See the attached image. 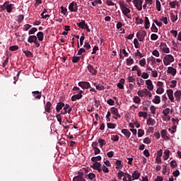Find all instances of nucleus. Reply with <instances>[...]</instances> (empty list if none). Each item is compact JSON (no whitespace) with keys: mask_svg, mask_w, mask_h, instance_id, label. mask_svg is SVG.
Returning <instances> with one entry per match:
<instances>
[{"mask_svg":"<svg viewBox=\"0 0 181 181\" xmlns=\"http://www.w3.org/2000/svg\"><path fill=\"white\" fill-rule=\"evenodd\" d=\"M175 62V57L172 54H167L163 58V63L165 66H169L170 63Z\"/></svg>","mask_w":181,"mask_h":181,"instance_id":"nucleus-1","label":"nucleus"},{"mask_svg":"<svg viewBox=\"0 0 181 181\" xmlns=\"http://www.w3.org/2000/svg\"><path fill=\"white\" fill-rule=\"evenodd\" d=\"M28 43H35L36 47H40V43L37 40L36 35H30L28 38Z\"/></svg>","mask_w":181,"mask_h":181,"instance_id":"nucleus-2","label":"nucleus"},{"mask_svg":"<svg viewBox=\"0 0 181 181\" xmlns=\"http://www.w3.org/2000/svg\"><path fill=\"white\" fill-rule=\"evenodd\" d=\"M12 6H13V4H9V1H6L4 4V5L1 6V9H6V11L8 13H11L12 12Z\"/></svg>","mask_w":181,"mask_h":181,"instance_id":"nucleus-3","label":"nucleus"},{"mask_svg":"<svg viewBox=\"0 0 181 181\" xmlns=\"http://www.w3.org/2000/svg\"><path fill=\"white\" fill-rule=\"evenodd\" d=\"M145 36H146V31L142 30L136 33V37L139 39V42H144L145 40Z\"/></svg>","mask_w":181,"mask_h":181,"instance_id":"nucleus-4","label":"nucleus"},{"mask_svg":"<svg viewBox=\"0 0 181 181\" xmlns=\"http://www.w3.org/2000/svg\"><path fill=\"white\" fill-rule=\"evenodd\" d=\"M110 111L112 114H113V118L115 119H118V118H121V115H119V112L118 111V109L116 107H111Z\"/></svg>","mask_w":181,"mask_h":181,"instance_id":"nucleus-5","label":"nucleus"},{"mask_svg":"<svg viewBox=\"0 0 181 181\" xmlns=\"http://www.w3.org/2000/svg\"><path fill=\"white\" fill-rule=\"evenodd\" d=\"M78 86L83 90H88V88H91V85H90V83L87 81H81L78 83Z\"/></svg>","mask_w":181,"mask_h":181,"instance_id":"nucleus-6","label":"nucleus"},{"mask_svg":"<svg viewBox=\"0 0 181 181\" xmlns=\"http://www.w3.org/2000/svg\"><path fill=\"white\" fill-rule=\"evenodd\" d=\"M120 8H121V11H122L123 15H124V16H127V15H128V13H131V9H129V8H128V7L125 6V4H121Z\"/></svg>","mask_w":181,"mask_h":181,"instance_id":"nucleus-7","label":"nucleus"},{"mask_svg":"<svg viewBox=\"0 0 181 181\" xmlns=\"http://www.w3.org/2000/svg\"><path fill=\"white\" fill-rule=\"evenodd\" d=\"M73 181H86L84 173L78 172V175L74 177Z\"/></svg>","mask_w":181,"mask_h":181,"instance_id":"nucleus-8","label":"nucleus"},{"mask_svg":"<svg viewBox=\"0 0 181 181\" xmlns=\"http://www.w3.org/2000/svg\"><path fill=\"white\" fill-rule=\"evenodd\" d=\"M132 2L136 9H138L139 11H142V0H133Z\"/></svg>","mask_w":181,"mask_h":181,"instance_id":"nucleus-9","label":"nucleus"},{"mask_svg":"<svg viewBox=\"0 0 181 181\" xmlns=\"http://www.w3.org/2000/svg\"><path fill=\"white\" fill-rule=\"evenodd\" d=\"M166 93L171 103H175V97H173V90L168 89L166 90Z\"/></svg>","mask_w":181,"mask_h":181,"instance_id":"nucleus-10","label":"nucleus"},{"mask_svg":"<svg viewBox=\"0 0 181 181\" xmlns=\"http://www.w3.org/2000/svg\"><path fill=\"white\" fill-rule=\"evenodd\" d=\"M69 9L71 12H77L78 10L77 4L74 3V1H72L69 6Z\"/></svg>","mask_w":181,"mask_h":181,"instance_id":"nucleus-11","label":"nucleus"},{"mask_svg":"<svg viewBox=\"0 0 181 181\" xmlns=\"http://www.w3.org/2000/svg\"><path fill=\"white\" fill-rule=\"evenodd\" d=\"M160 49L164 53H169V47H168V45L165 42H161L160 45Z\"/></svg>","mask_w":181,"mask_h":181,"instance_id":"nucleus-12","label":"nucleus"},{"mask_svg":"<svg viewBox=\"0 0 181 181\" xmlns=\"http://www.w3.org/2000/svg\"><path fill=\"white\" fill-rule=\"evenodd\" d=\"M87 69H88V71L90 73V74H93V76H96L98 71L95 69H94V66H93V65L88 64L87 66Z\"/></svg>","mask_w":181,"mask_h":181,"instance_id":"nucleus-13","label":"nucleus"},{"mask_svg":"<svg viewBox=\"0 0 181 181\" xmlns=\"http://www.w3.org/2000/svg\"><path fill=\"white\" fill-rule=\"evenodd\" d=\"M64 108V112H62L61 114H62L63 115H65V114H66L68 112V114H70V112H71V107H70V105L69 104H66L64 105V106L63 107Z\"/></svg>","mask_w":181,"mask_h":181,"instance_id":"nucleus-14","label":"nucleus"},{"mask_svg":"<svg viewBox=\"0 0 181 181\" xmlns=\"http://www.w3.org/2000/svg\"><path fill=\"white\" fill-rule=\"evenodd\" d=\"M32 95L35 100H40L42 98V92L39 90L33 91Z\"/></svg>","mask_w":181,"mask_h":181,"instance_id":"nucleus-15","label":"nucleus"},{"mask_svg":"<svg viewBox=\"0 0 181 181\" xmlns=\"http://www.w3.org/2000/svg\"><path fill=\"white\" fill-rule=\"evenodd\" d=\"M146 84L147 86L148 90L152 91L153 90V83H152V81L151 79H148L146 81Z\"/></svg>","mask_w":181,"mask_h":181,"instance_id":"nucleus-16","label":"nucleus"},{"mask_svg":"<svg viewBox=\"0 0 181 181\" xmlns=\"http://www.w3.org/2000/svg\"><path fill=\"white\" fill-rule=\"evenodd\" d=\"M167 73L168 74H171L172 76H176V73H177L176 69L172 66H170L168 68Z\"/></svg>","mask_w":181,"mask_h":181,"instance_id":"nucleus-17","label":"nucleus"},{"mask_svg":"<svg viewBox=\"0 0 181 181\" xmlns=\"http://www.w3.org/2000/svg\"><path fill=\"white\" fill-rule=\"evenodd\" d=\"M132 177L133 178V180H138V179H139V177H141V173H139V172H138V170H135L134 171Z\"/></svg>","mask_w":181,"mask_h":181,"instance_id":"nucleus-18","label":"nucleus"},{"mask_svg":"<svg viewBox=\"0 0 181 181\" xmlns=\"http://www.w3.org/2000/svg\"><path fill=\"white\" fill-rule=\"evenodd\" d=\"M51 108H52V103L48 101L45 106V110L46 112H49V113L52 112Z\"/></svg>","mask_w":181,"mask_h":181,"instance_id":"nucleus-19","label":"nucleus"},{"mask_svg":"<svg viewBox=\"0 0 181 181\" xmlns=\"http://www.w3.org/2000/svg\"><path fill=\"white\" fill-rule=\"evenodd\" d=\"M174 97H175V100L179 103L181 100V90H177L174 93Z\"/></svg>","mask_w":181,"mask_h":181,"instance_id":"nucleus-20","label":"nucleus"},{"mask_svg":"<svg viewBox=\"0 0 181 181\" xmlns=\"http://www.w3.org/2000/svg\"><path fill=\"white\" fill-rule=\"evenodd\" d=\"M64 107V103L63 102H59L56 106L57 112H60V110H62Z\"/></svg>","mask_w":181,"mask_h":181,"instance_id":"nucleus-21","label":"nucleus"},{"mask_svg":"<svg viewBox=\"0 0 181 181\" xmlns=\"http://www.w3.org/2000/svg\"><path fill=\"white\" fill-rule=\"evenodd\" d=\"M115 165H116V169H122V168H124V165L122 164V161H121V160H117Z\"/></svg>","mask_w":181,"mask_h":181,"instance_id":"nucleus-22","label":"nucleus"},{"mask_svg":"<svg viewBox=\"0 0 181 181\" xmlns=\"http://www.w3.org/2000/svg\"><path fill=\"white\" fill-rule=\"evenodd\" d=\"M161 134V136L163 139H165V141H168V139H170V138L169 136H168V134L166 132V130L163 129L160 132Z\"/></svg>","mask_w":181,"mask_h":181,"instance_id":"nucleus-23","label":"nucleus"},{"mask_svg":"<svg viewBox=\"0 0 181 181\" xmlns=\"http://www.w3.org/2000/svg\"><path fill=\"white\" fill-rule=\"evenodd\" d=\"M83 98V95H79L78 93L76 95H74L71 96V101H77V100H81Z\"/></svg>","mask_w":181,"mask_h":181,"instance_id":"nucleus-24","label":"nucleus"},{"mask_svg":"<svg viewBox=\"0 0 181 181\" xmlns=\"http://www.w3.org/2000/svg\"><path fill=\"white\" fill-rule=\"evenodd\" d=\"M150 26H151V22H149V18L148 17H145L144 18L145 29H149Z\"/></svg>","mask_w":181,"mask_h":181,"instance_id":"nucleus-25","label":"nucleus"},{"mask_svg":"<svg viewBox=\"0 0 181 181\" xmlns=\"http://www.w3.org/2000/svg\"><path fill=\"white\" fill-rule=\"evenodd\" d=\"M122 134H124V136H126V138H129V136H131V132H129L127 129H122Z\"/></svg>","mask_w":181,"mask_h":181,"instance_id":"nucleus-26","label":"nucleus"},{"mask_svg":"<svg viewBox=\"0 0 181 181\" xmlns=\"http://www.w3.org/2000/svg\"><path fill=\"white\" fill-rule=\"evenodd\" d=\"M45 37V35L43 34V32L40 31L37 34V39L40 40V42H42L43 39Z\"/></svg>","mask_w":181,"mask_h":181,"instance_id":"nucleus-27","label":"nucleus"},{"mask_svg":"<svg viewBox=\"0 0 181 181\" xmlns=\"http://www.w3.org/2000/svg\"><path fill=\"white\" fill-rule=\"evenodd\" d=\"M152 101L154 104H160V96L155 95Z\"/></svg>","mask_w":181,"mask_h":181,"instance_id":"nucleus-28","label":"nucleus"},{"mask_svg":"<svg viewBox=\"0 0 181 181\" xmlns=\"http://www.w3.org/2000/svg\"><path fill=\"white\" fill-rule=\"evenodd\" d=\"M90 168L96 170L98 168H101V163L99 162H95L92 165H90Z\"/></svg>","mask_w":181,"mask_h":181,"instance_id":"nucleus-29","label":"nucleus"},{"mask_svg":"<svg viewBox=\"0 0 181 181\" xmlns=\"http://www.w3.org/2000/svg\"><path fill=\"white\" fill-rule=\"evenodd\" d=\"M170 154V151L166 149L164 151L163 159L164 160H168L169 159V155Z\"/></svg>","mask_w":181,"mask_h":181,"instance_id":"nucleus-30","label":"nucleus"},{"mask_svg":"<svg viewBox=\"0 0 181 181\" xmlns=\"http://www.w3.org/2000/svg\"><path fill=\"white\" fill-rule=\"evenodd\" d=\"M155 124H156V122L155 121V119H152L151 117H149L147 119V125H151L152 127H153Z\"/></svg>","mask_w":181,"mask_h":181,"instance_id":"nucleus-31","label":"nucleus"},{"mask_svg":"<svg viewBox=\"0 0 181 181\" xmlns=\"http://www.w3.org/2000/svg\"><path fill=\"white\" fill-rule=\"evenodd\" d=\"M169 5L172 9H175L176 8L177 5H179V2L177 1H170Z\"/></svg>","mask_w":181,"mask_h":181,"instance_id":"nucleus-32","label":"nucleus"},{"mask_svg":"<svg viewBox=\"0 0 181 181\" xmlns=\"http://www.w3.org/2000/svg\"><path fill=\"white\" fill-rule=\"evenodd\" d=\"M98 144H100V148H103L104 145H107V141H105L103 139L100 138L98 140Z\"/></svg>","mask_w":181,"mask_h":181,"instance_id":"nucleus-33","label":"nucleus"},{"mask_svg":"<svg viewBox=\"0 0 181 181\" xmlns=\"http://www.w3.org/2000/svg\"><path fill=\"white\" fill-rule=\"evenodd\" d=\"M139 117H143L144 118V119H146V118H148V113L146 112H139Z\"/></svg>","mask_w":181,"mask_h":181,"instance_id":"nucleus-34","label":"nucleus"},{"mask_svg":"<svg viewBox=\"0 0 181 181\" xmlns=\"http://www.w3.org/2000/svg\"><path fill=\"white\" fill-rule=\"evenodd\" d=\"M77 26L78 28H81V29H84V25H86V21L81 20V22L76 23Z\"/></svg>","mask_w":181,"mask_h":181,"instance_id":"nucleus-35","label":"nucleus"},{"mask_svg":"<svg viewBox=\"0 0 181 181\" xmlns=\"http://www.w3.org/2000/svg\"><path fill=\"white\" fill-rule=\"evenodd\" d=\"M87 177L89 180H94V179H95V174L90 173L87 175Z\"/></svg>","mask_w":181,"mask_h":181,"instance_id":"nucleus-36","label":"nucleus"},{"mask_svg":"<svg viewBox=\"0 0 181 181\" xmlns=\"http://www.w3.org/2000/svg\"><path fill=\"white\" fill-rule=\"evenodd\" d=\"M125 176V173L122 172V170H119L117 173V177L119 180H121L122 179V177Z\"/></svg>","mask_w":181,"mask_h":181,"instance_id":"nucleus-37","label":"nucleus"},{"mask_svg":"<svg viewBox=\"0 0 181 181\" xmlns=\"http://www.w3.org/2000/svg\"><path fill=\"white\" fill-rule=\"evenodd\" d=\"M156 7L157 11L158 12H160L161 4H160V1H159V0H156Z\"/></svg>","mask_w":181,"mask_h":181,"instance_id":"nucleus-38","label":"nucleus"},{"mask_svg":"<svg viewBox=\"0 0 181 181\" xmlns=\"http://www.w3.org/2000/svg\"><path fill=\"white\" fill-rule=\"evenodd\" d=\"M139 63L140 66H141V67H145V66L146 64V59H145V58H143L139 60Z\"/></svg>","mask_w":181,"mask_h":181,"instance_id":"nucleus-39","label":"nucleus"},{"mask_svg":"<svg viewBox=\"0 0 181 181\" xmlns=\"http://www.w3.org/2000/svg\"><path fill=\"white\" fill-rule=\"evenodd\" d=\"M107 127L109 129H115L117 125L114 123H107Z\"/></svg>","mask_w":181,"mask_h":181,"instance_id":"nucleus-40","label":"nucleus"},{"mask_svg":"<svg viewBox=\"0 0 181 181\" xmlns=\"http://www.w3.org/2000/svg\"><path fill=\"white\" fill-rule=\"evenodd\" d=\"M170 112V108L167 107L166 109L163 110V114L165 115V117H168Z\"/></svg>","mask_w":181,"mask_h":181,"instance_id":"nucleus-41","label":"nucleus"},{"mask_svg":"<svg viewBox=\"0 0 181 181\" xmlns=\"http://www.w3.org/2000/svg\"><path fill=\"white\" fill-rule=\"evenodd\" d=\"M96 90L98 91H103V90H105V87L101 84L97 85L95 86Z\"/></svg>","mask_w":181,"mask_h":181,"instance_id":"nucleus-42","label":"nucleus"},{"mask_svg":"<svg viewBox=\"0 0 181 181\" xmlns=\"http://www.w3.org/2000/svg\"><path fill=\"white\" fill-rule=\"evenodd\" d=\"M127 66H132V64H134V59L129 58L126 60Z\"/></svg>","mask_w":181,"mask_h":181,"instance_id":"nucleus-43","label":"nucleus"},{"mask_svg":"<svg viewBox=\"0 0 181 181\" xmlns=\"http://www.w3.org/2000/svg\"><path fill=\"white\" fill-rule=\"evenodd\" d=\"M111 140L113 142H117V141H119V136L118 135H112L111 136Z\"/></svg>","mask_w":181,"mask_h":181,"instance_id":"nucleus-44","label":"nucleus"},{"mask_svg":"<svg viewBox=\"0 0 181 181\" xmlns=\"http://www.w3.org/2000/svg\"><path fill=\"white\" fill-rule=\"evenodd\" d=\"M101 159H102L101 156H98L96 157L91 158L92 162H98V160H101Z\"/></svg>","mask_w":181,"mask_h":181,"instance_id":"nucleus-45","label":"nucleus"},{"mask_svg":"<svg viewBox=\"0 0 181 181\" xmlns=\"http://www.w3.org/2000/svg\"><path fill=\"white\" fill-rule=\"evenodd\" d=\"M133 101L135 103V104H139L141 103V98L138 96H134L133 98Z\"/></svg>","mask_w":181,"mask_h":181,"instance_id":"nucleus-46","label":"nucleus"},{"mask_svg":"<svg viewBox=\"0 0 181 181\" xmlns=\"http://www.w3.org/2000/svg\"><path fill=\"white\" fill-rule=\"evenodd\" d=\"M83 47L85 49V50H90V49H91V45H90V43L88 42H86Z\"/></svg>","mask_w":181,"mask_h":181,"instance_id":"nucleus-47","label":"nucleus"},{"mask_svg":"<svg viewBox=\"0 0 181 181\" xmlns=\"http://www.w3.org/2000/svg\"><path fill=\"white\" fill-rule=\"evenodd\" d=\"M8 49L11 52H15L19 49V47L18 45H13L9 47Z\"/></svg>","mask_w":181,"mask_h":181,"instance_id":"nucleus-48","label":"nucleus"},{"mask_svg":"<svg viewBox=\"0 0 181 181\" xmlns=\"http://www.w3.org/2000/svg\"><path fill=\"white\" fill-rule=\"evenodd\" d=\"M151 30V32H154V33H158V27H156L155 23L152 24Z\"/></svg>","mask_w":181,"mask_h":181,"instance_id":"nucleus-49","label":"nucleus"},{"mask_svg":"<svg viewBox=\"0 0 181 181\" xmlns=\"http://www.w3.org/2000/svg\"><path fill=\"white\" fill-rule=\"evenodd\" d=\"M134 45L136 49H139L140 46H139V42L138 41V39L135 38L134 40Z\"/></svg>","mask_w":181,"mask_h":181,"instance_id":"nucleus-50","label":"nucleus"},{"mask_svg":"<svg viewBox=\"0 0 181 181\" xmlns=\"http://www.w3.org/2000/svg\"><path fill=\"white\" fill-rule=\"evenodd\" d=\"M81 59V57H73L72 63H78V62H80Z\"/></svg>","mask_w":181,"mask_h":181,"instance_id":"nucleus-51","label":"nucleus"},{"mask_svg":"<svg viewBox=\"0 0 181 181\" xmlns=\"http://www.w3.org/2000/svg\"><path fill=\"white\" fill-rule=\"evenodd\" d=\"M145 135V132L143 129H139L138 130V136L139 138H141V136H144Z\"/></svg>","mask_w":181,"mask_h":181,"instance_id":"nucleus-52","label":"nucleus"},{"mask_svg":"<svg viewBox=\"0 0 181 181\" xmlns=\"http://www.w3.org/2000/svg\"><path fill=\"white\" fill-rule=\"evenodd\" d=\"M37 30V28H33L28 31V35H35L36 33V31Z\"/></svg>","mask_w":181,"mask_h":181,"instance_id":"nucleus-53","label":"nucleus"},{"mask_svg":"<svg viewBox=\"0 0 181 181\" xmlns=\"http://www.w3.org/2000/svg\"><path fill=\"white\" fill-rule=\"evenodd\" d=\"M152 54H153V56H155L156 57H159V56H160V54L159 53V51H158V49H154L152 52Z\"/></svg>","mask_w":181,"mask_h":181,"instance_id":"nucleus-54","label":"nucleus"},{"mask_svg":"<svg viewBox=\"0 0 181 181\" xmlns=\"http://www.w3.org/2000/svg\"><path fill=\"white\" fill-rule=\"evenodd\" d=\"M136 25H142L144 23V20L139 18V17L136 18Z\"/></svg>","mask_w":181,"mask_h":181,"instance_id":"nucleus-55","label":"nucleus"},{"mask_svg":"<svg viewBox=\"0 0 181 181\" xmlns=\"http://www.w3.org/2000/svg\"><path fill=\"white\" fill-rule=\"evenodd\" d=\"M171 16H170V19H171V21H172V22H176V21H177V15H176V16H175V14H173V13H171L170 14Z\"/></svg>","mask_w":181,"mask_h":181,"instance_id":"nucleus-56","label":"nucleus"},{"mask_svg":"<svg viewBox=\"0 0 181 181\" xmlns=\"http://www.w3.org/2000/svg\"><path fill=\"white\" fill-rule=\"evenodd\" d=\"M176 84H177V81H171V85H170V88H175V87H176Z\"/></svg>","mask_w":181,"mask_h":181,"instance_id":"nucleus-57","label":"nucleus"},{"mask_svg":"<svg viewBox=\"0 0 181 181\" xmlns=\"http://www.w3.org/2000/svg\"><path fill=\"white\" fill-rule=\"evenodd\" d=\"M30 28H32V25L30 24H25L24 26H23V30L25 32L28 31V30L30 29Z\"/></svg>","mask_w":181,"mask_h":181,"instance_id":"nucleus-58","label":"nucleus"},{"mask_svg":"<svg viewBox=\"0 0 181 181\" xmlns=\"http://www.w3.org/2000/svg\"><path fill=\"white\" fill-rule=\"evenodd\" d=\"M143 142L144 144H147L148 145H149V144H151L152 141H151V139H149V137H146L145 139H144Z\"/></svg>","mask_w":181,"mask_h":181,"instance_id":"nucleus-59","label":"nucleus"},{"mask_svg":"<svg viewBox=\"0 0 181 181\" xmlns=\"http://www.w3.org/2000/svg\"><path fill=\"white\" fill-rule=\"evenodd\" d=\"M170 165L171 166V168H176V166H177V163H176V160H173L172 161H170Z\"/></svg>","mask_w":181,"mask_h":181,"instance_id":"nucleus-60","label":"nucleus"},{"mask_svg":"<svg viewBox=\"0 0 181 181\" xmlns=\"http://www.w3.org/2000/svg\"><path fill=\"white\" fill-rule=\"evenodd\" d=\"M164 91H165V89L163 88H158L156 90V93L157 94H163Z\"/></svg>","mask_w":181,"mask_h":181,"instance_id":"nucleus-61","label":"nucleus"},{"mask_svg":"<svg viewBox=\"0 0 181 181\" xmlns=\"http://www.w3.org/2000/svg\"><path fill=\"white\" fill-rule=\"evenodd\" d=\"M127 81H128L129 83H134L135 77L134 76H129L127 78Z\"/></svg>","mask_w":181,"mask_h":181,"instance_id":"nucleus-62","label":"nucleus"},{"mask_svg":"<svg viewBox=\"0 0 181 181\" xmlns=\"http://www.w3.org/2000/svg\"><path fill=\"white\" fill-rule=\"evenodd\" d=\"M137 94L139 95V97H145V93H144V90H139L138 92H137Z\"/></svg>","mask_w":181,"mask_h":181,"instance_id":"nucleus-63","label":"nucleus"},{"mask_svg":"<svg viewBox=\"0 0 181 181\" xmlns=\"http://www.w3.org/2000/svg\"><path fill=\"white\" fill-rule=\"evenodd\" d=\"M158 35H156L155 33L151 34V40H158Z\"/></svg>","mask_w":181,"mask_h":181,"instance_id":"nucleus-64","label":"nucleus"}]
</instances>
